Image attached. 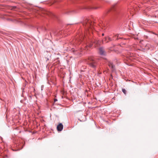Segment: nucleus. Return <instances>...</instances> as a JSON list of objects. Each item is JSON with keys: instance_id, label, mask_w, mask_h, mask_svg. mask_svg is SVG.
Returning a JSON list of instances; mask_svg holds the SVG:
<instances>
[{"instance_id": "obj_6", "label": "nucleus", "mask_w": 158, "mask_h": 158, "mask_svg": "<svg viewBox=\"0 0 158 158\" xmlns=\"http://www.w3.org/2000/svg\"><path fill=\"white\" fill-rule=\"evenodd\" d=\"M99 52L100 54L102 55H105L106 53L104 48L102 47H100L99 48Z\"/></svg>"}, {"instance_id": "obj_16", "label": "nucleus", "mask_w": 158, "mask_h": 158, "mask_svg": "<svg viewBox=\"0 0 158 158\" xmlns=\"http://www.w3.org/2000/svg\"><path fill=\"white\" fill-rule=\"evenodd\" d=\"M82 38H84V37L83 36H82V37L81 38V40L82 41Z\"/></svg>"}, {"instance_id": "obj_7", "label": "nucleus", "mask_w": 158, "mask_h": 158, "mask_svg": "<svg viewBox=\"0 0 158 158\" xmlns=\"http://www.w3.org/2000/svg\"><path fill=\"white\" fill-rule=\"evenodd\" d=\"M63 127V126L61 123H60L57 127V129L58 131H61Z\"/></svg>"}, {"instance_id": "obj_22", "label": "nucleus", "mask_w": 158, "mask_h": 158, "mask_svg": "<svg viewBox=\"0 0 158 158\" xmlns=\"http://www.w3.org/2000/svg\"><path fill=\"white\" fill-rule=\"evenodd\" d=\"M155 17H156V16H155Z\"/></svg>"}, {"instance_id": "obj_20", "label": "nucleus", "mask_w": 158, "mask_h": 158, "mask_svg": "<svg viewBox=\"0 0 158 158\" xmlns=\"http://www.w3.org/2000/svg\"><path fill=\"white\" fill-rule=\"evenodd\" d=\"M49 60V59H48V58H47V59L46 60Z\"/></svg>"}, {"instance_id": "obj_1", "label": "nucleus", "mask_w": 158, "mask_h": 158, "mask_svg": "<svg viewBox=\"0 0 158 158\" xmlns=\"http://www.w3.org/2000/svg\"><path fill=\"white\" fill-rule=\"evenodd\" d=\"M95 22H93L91 20L86 19L84 21L83 25L85 27L86 31H89V30H92V28L94 25Z\"/></svg>"}, {"instance_id": "obj_9", "label": "nucleus", "mask_w": 158, "mask_h": 158, "mask_svg": "<svg viewBox=\"0 0 158 158\" xmlns=\"http://www.w3.org/2000/svg\"><path fill=\"white\" fill-rule=\"evenodd\" d=\"M105 40L106 41V43H108L109 41H112L113 40L110 37L108 36L105 37Z\"/></svg>"}, {"instance_id": "obj_17", "label": "nucleus", "mask_w": 158, "mask_h": 158, "mask_svg": "<svg viewBox=\"0 0 158 158\" xmlns=\"http://www.w3.org/2000/svg\"><path fill=\"white\" fill-rule=\"evenodd\" d=\"M104 35V33H102V36H103Z\"/></svg>"}, {"instance_id": "obj_12", "label": "nucleus", "mask_w": 158, "mask_h": 158, "mask_svg": "<svg viewBox=\"0 0 158 158\" xmlns=\"http://www.w3.org/2000/svg\"><path fill=\"white\" fill-rule=\"evenodd\" d=\"M92 46V44H89V46H88V45H86L84 49L85 50L87 49V48L89 46V47L90 48V47H91Z\"/></svg>"}, {"instance_id": "obj_13", "label": "nucleus", "mask_w": 158, "mask_h": 158, "mask_svg": "<svg viewBox=\"0 0 158 158\" xmlns=\"http://www.w3.org/2000/svg\"><path fill=\"white\" fill-rule=\"evenodd\" d=\"M122 91L125 94H126L127 91L125 89H123Z\"/></svg>"}, {"instance_id": "obj_21", "label": "nucleus", "mask_w": 158, "mask_h": 158, "mask_svg": "<svg viewBox=\"0 0 158 158\" xmlns=\"http://www.w3.org/2000/svg\"><path fill=\"white\" fill-rule=\"evenodd\" d=\"M111 50V48H109V50Z\"/></svg>"}, {"instance_id": "obj_5", "label": "nucleus", "mask_w": 158, "mask_h": 158, "mask_svg": "<svg viewBox=\"0 0 158 158\" xmlns=\"http://www.w3.org/2000/svg\"><path fill=\"white\" fill-rule=\"evenodd\" d=\"M108 65L109 67L111 68L112 71H114L115 70V65L113 64L111 62H109Z\"/></svg>"}, {"instance_id": "obj_8", "label": "nucleus", "mask_w": 158, "mask_h": 158, "mask_svg": "<svg viewBox=\"0 0 158 158\" xmlns=\"http://www.w3.org/2000/svg\"><path fill=\"white\" fill-rule=\"evenodd\" d=\"M121 35L119 34H117L116 35H114L113 37V40H114L115 38H116L117 40H118L119 39H122L123 38L122 37H120Z\"/></svg>"}, {"instance_id": "obj_18", "label": "nucleus", "mask_w": 158, "mask_h": 158, "mask_svg": "<svg viewBox=\"0 0 158 158\" xmlns=\"http://www.w3.org/2000/svg\"><path fill=\"white\" fill-rule=\"evenodd\" d=\"M68 13V12H65L64 13L65 14H67Z\"/></svg>"}, {"instance_id": "obj_4", "label": "nucleus", "mask_w": 158, "mask_h": 158, "mask_svg": "<svg viewBox=\"0 0 158 158\" xmlns=\"http://www.w3.org/2000/svg\"><path fill=\"white\" fill-rule=\"evenodd\" d=\"M42 13L44 15H46L49 16H53L54 15L51 12L48 11L44 9H43L42 11Z\"/></svg>"}, {"instance_id": "obj_2", "label": "nucleus", "mask_w": 158, "mask_h": 158, "mask_svg": "<svg viewBox=\"0 0 158 158\" xmlns=\"http://www.w3.org/2000/svg\"><path fill=\"white\" fill-rule=\"evenodd\" d=\"M87 62L90 66L94 69H95L98 65L97 60L93 57H89Z\"/></svg>"}, {"instance_id": "obj_14", "label": "nucleus", "mask_w": 158, "mask_h": 158, "mask_svg": "<svg viewBox=\"0 0 158 158\" xmlns=\"http://www.w3.org/2000/svg\"><path fill=\"white\" fill-rule=\"evenodd\" d=\"M57 101V99H55L54 100V102H56V101Z\"/></svg>"}, {"instance_id": "obj_10", "label": "nucleus", "mask_w": 158, "mask_h": 158, "mask_svg": "<svg viewBox=\"0 0 158 158\" xmlns=\"http://www.w3.org/2000/svg\"><path fill=\"white\" fill-rule=\"evenodd\" d=\"M82 41L81 39H78L76 40V44L77 45L80 44Z\"/></svg>"}, {"instance_id": "obj_19", "label": "nucleus", "mask_w": 158, "mask_h": 158, "mask_svg": "<svg viewBox=\"0 0 158 158\" xmlns=\"http://www.w3.org/2000/svg\"><path fill=\"white\" fill-rule=\"evenodd\" d=\"M25 143L24 142V144H23V146L24 145H25Z\"/></svg>"}, {"instance_id": "obj_11", "label": "nucleus", "mask_w": 158, "mask_h": 158, "mask_svg": "<svg viewBox=\"0 0 158 158\" xmlns=\"http://www.w3.org/2000/svg\"><path fill=\"white\" fill-rule=\"evenodd\" d=\"M91 41L92 43H95L96 44L99 43V42L97 40H92Z\"/></svg>"}, {"instance_id": "obj_15", "label": "nucleus", "mask_w": 158, "mask_h": 158, "mask_svg": "<svg viewBox=\"0 0 158 158\" xmlns=\"http://www.w3.org/2000/svg\"><path fill=\"white\" fill-rule=\"evenodd\" d=\"M129 12L130 13H131V10H129Z\"/></svg>"}, {"instance_id": "obj_3", "label": "nucleus", "mask_w": 158, "mask_h": 158, "mask_svg": "<svg viewBox=\"0 0 158 158\" xmlns=\"http://www.w3.org/2000/svg\"><path fill=\"white\" fill-rule=\"evenodd\" d=\"M100 7V6H95L93 5L92 6H90L88 5V4H86L85 6L81 8V9H86L88 10H90L93 9H97Z\"/></svg>"}]
</instances>
